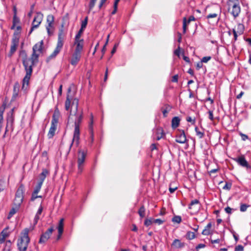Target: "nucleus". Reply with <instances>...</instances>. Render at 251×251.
Listing matches in <instances>:
<instances>
[{"instance_id": "obj_1", "label": "nucleus", "mask_w": 251, "mask_h": 251, "mask_svg": "<svg viewBox=\"0 0 251 251\" xmlns=\"http://www.w3.org/2000/svg\"><path fill=\"white\" fill-rule=\"evenodd\" d=\"M72 105L75 106V111L74 112V114H73L72 111H71L70 115L69 117V121L74 123L75 129L73 134V138L70 146V149L71 148L74 144L76 147H77L79 144V125L82 122L83 119L82 111H78V100L77 99H74L72 102Z\"/></svg>"}, {"instance_id": "obj_2", "label": "nucleus", "mask_w": 251, "mask_h": 251, "mask_svg": "<svg viewBox=\"0 0 251 251\" xmlns=\"http://www.w3.org/2000/svg\"><path fill=\"white\" fill-rule=\"evenodd\" d=\"M43 41H41L36 44L33 47V53L30 58H28L26 54L23 57L22 60H29L32 64H35L38 61L39 53L43 50Z\"/></svg>"}, {"instance_id": "obj_3", "label": "nucleus", "mask_w": 251, "mask_h": 251, "mask_svg": "<svg viewBox=\"0 0 251 251\" xmlns=\"http://www.w3.org/2000/svg\"><path fill=\"white\" fill-rule=\"evenodd\" d=\"M29 229L25 228L21 233V236L18 241L17 246L20 251H26L30 241L28 237Z\"/></svg>"}, {"instance_id": "obj_4", "label": "nucleus", "mask_w": 251, "mask_h": 251, "mask_svg": "<svg viewBox=\"0 0 251 251\" xmlns=\"http://www.w3.org/2000/svg\"><path fill=\"white\" fill-rule=\"evenodd\" d=\"M22 61L26 72L25 75L23 80V88H24L25 84L27 85L28 84L32 73V67L34 65L32 64L29 60H22Z\"/></svg>"}, {"instance_id": "obj_5", "label": "nucleus", "mask_w": 251, "mask_h": 251, "mask_svg": "<svg viewBox=\"0 0 251 251\" xmlns=\"http://www.w3.org/2000/svg\"><path fill=\"white\" fill-rule=\"evenodd\" d=\"M19 33L15 32L12 39L10 50L8 54L9 56H11L16 51L19 44Z\"/></svg>"}, {"instance_id": "obj_6", "label": "nucleus", "mask_w": 251, "mask_h": 251, "mask_svg": "<svg viewBox=\"0 0 251 251\" xmlns=\"http://www.w3.org/2000/svg\"><path fill=\"white\" fill-rule=\"evenodd\" d=\"M86 156V153L82 150H79L78 152L77 164H78V173L81 174L83 169L84 161Z\"/></svg>"}, {"instance_id": "obj_7", "label": "nucleus", "mask_w": 251, "mask_h": 251, "mask_svg": "<svg viewBox=\"0 0 251 251\" xmlns=\"http://www.w3.org/2000/svg\"><path fill=\"white\" fill-rule=\"evenodd\" d=\"M43 17V14L41 12L36 13L32 23V26L29 32V34H30L35 28L39 27L42 22Z\"/></svg>"}, {"instance_id": "obj_8", "label": "nucleus", "mask_w": 251, "mask_h": 251, "mask_svg": "<svg viewBox=\"0 0 251 251\" xmlns=\"http://www.w3.org/2000/svg\"><path fill=\"white\" fill-rule=\"evenodd\" d=\"M54 17L51 14L48 15L47 17V25H46V29L49 35H51L53 33L54 29Z\"/></svg>"}, {"instance_id": "obj_9", "label": "nucleus", "mask_w": 251, "mask_h": 251, "mask_svg": "<svg viewBox=\"0 0 251 251\" xmlns=\"http://www.w3.org/2000/svg\"><path fill=\"white\" fill-rule=\"evenodd\" d=\"M63 39L61 37V34H60L58 35L56 47L53 52L50 55V58L55 57L59 53L63 47Z\"/></svg>"}, {"instance_id": "obj_10", "label": "nucleus", "mask_w": 251, "mask_h": 251, "mask_svg": "<svg viewBox=\"0 0 251 251\" xmlns=\"http://www.w3.org/2000/svg\"><path fill=\"white\" fill-rule=\"evenodd\" d=\"M53 230L54 229L53 227H50L44 233H43L41 236L39 243L40 244H44L46 243L50 238Z\"/></svg>"}, {"instance_id": "obj_11", "label": "nucleus", "mask_w": 251, "mask_h": 251, "mask_svg": "<svg viewBox=\"0 0 251 251\" xmlns=\"http://www.w3.org/2000/svg\"><path fill=\"white\" fill-rule=\"evenodd\" d=\"M234 160L242 167H246L247 169L251 168L250 165H249L247 161L245 159V158L243 155L239 156L238 158H234Z\"/></svg>"}, {"instance_id": "obj_12", "label": "nucleus", "mask_w": 251, "mask_h": 251, "mask_svg": "<svg viewBox=\"0 0 251 251\" xmlns=\"http://www.w3.org/2000/svg\"><path fill=\"white\" fill-rule=\"evenodd\" d=\"M80 58L81 53L74 51L72 55V57L70 63L73 66H75L79 61Z\"/></svg>"}, {"instance_id": "obj_13", "label": "nucleus", "mask_w": 251, "mask_h": 251, "mask_svg": "<svg viewBox=\"0 0 251 251\" xmlns=\"http://www.w3.org/2000/svg\"><path fill=\"white\" fill-rule=\"evenodd\" d=\"M241 12V8L239 5L238 2H234L232 6L231 14L233 15L234 18L237 17Z\"/></svg>"}, {"instance_id": "obj_14", "label": "nucleus", "mask_w": 251, "mask_h": 251, "mask_svg": "<svg viewBox=\"0 0 251 251\" xmlns=\"http://www.w3.org/2000/svg\"><path fill=\"white\" fill-rule=\"evenodd\" d=\"M163 129L160 127H157L154 130L153 139L158 141L163 137Z\"/></svg>"}, {"instance_id": "obj_15", "label": "nucleus", "mask_w": 251, "mask_h": 251, "mask_svg": "<svg viewBox=\"0 0 251 251\" xmlns=\"http://www.w3.org/2000/svg\"><path fill=\"white\" fill-rule=\"evenodd\" d=\"M75 51L81 52L84 46L83 40H75Z\"/></svg>"}, {"instance_id": "obj_16", "label": "nucleus", "mask_w": 251, "mask_h": 251, "mask_svg": "<svg viewBox=\"0 0 251 251\" xmlns=\"http://www.w3.org/2000/svg\"><path fill=\"white\" fill-rule=\"evenodd\" d=\"M8 227L5 228L0 233V244L3 243L6 238L9 237L10 232L8 231Z\"/></svg>"}, {"instance_id": "obj_17", "label": "nucleus", "mask_w": 251, "mask_h": 251, "mask_svg": "<svg viewBox=\"0 0 251 251\" xmlns=\"http://www.w3.org/2000/svg\"><path fill=\"white\" fill-rule=\"evenodd\" d=\"M60 116V113L57 107H55L54 113L52 116V119L51 120V123L57 125L58 122L59 118Z\"/></svg>"}, {"instance_id": "obj_18", "label": "nucleus", "mask_w": 251, "mask_h": 251, "mask_svg": "<svg viewBox=\"0 0 251 251\" xmlns=\"http://www.w3.org/2000/svg\"><path fill=\"white\" fill-rule=\"evenodd\" d=\"M176 141L177 143L180 144H184L186 141V137L184 133V131L178 134L176 137Z\"/></svg>"}, {"instance_id": "obj_19", "label": "nucleus", "mask_w": 251, "mask_h": 251, "mask_svg": "<svg viewBox=\"0 0 251 251\" xmlns=\"http://www.w3.org/2000/svg\"><path fill=\"white\" fill-rule=\"evenodd\" d=\"M64 228V219L62 218L60 220L57 226L58 235L57 237V240H59L63 233Z\"/></svg>"}, {"instance_id": "obj_20", "label": "nucleus", "mask_w": 251, "mask_h": 251, "mask_svg": "<svg viewBox=\"0 0 251 251\" xmlns=\"http://www.w3.org/2000/svg\"><path fill=\"white\" fill-rule=\"evenodd\" d=\"M24 192H25L24 186L23 184H21L16 191L15 196H16L17 197H19L22 199H24Z\"/></svg>"}, {"instance_id": "obj_21", "label": "nucleus", "mask_w": 251, "mask_h": 251, "mask_svg": "<svg viewBox=\"0 0 251 251\" xmlns=\"http://www.w3.org/2000/svg\"><path fill=\"white\" fill-rule=\"evenodd\" d=\"M57 127V125L51 123V126L48 134L49 139L52 138L55 135V132Z\"/></svg>"}, {"instance_id": "obj_22", "label": "nucleus", "mask_w": 251, "mask_h": 251, "mask_svg": "<svg viewBox=\"0 0 251 251\" xmlns=\"http://www.w3.org/2000/svg\"><path fill=\"white\" fill-rule=\"evenodd\" d=\"M49 172L47 169H43L42 172L39 175L40 180L39 182L43 184L44 180L45 179L47 176L49 174Z\"/></svg>"}, {"instance_id": "obj_23", "label": "nucleus", "mask_w": 251, "mask_h": 251, "mask_svg": "<svg viewBox=\"0 0 251 251\" xmlns=\"http://www.w3.org/2000/svg\"><path fill=\"white\" fill-rule=\"evenodd\" d=\"M172 246L176 248H182L185 246V243H182L179 239H175L172 243Z\"/></svg>"}, {"instance_id": "obj_24", "label": "nucleus", "mask_w": 251, "mask_h": 251, "mask_svg": "<svg viewBox=\"0 0 251 251\" xmlns=\"http://www.w3.org/2000/svg\"><path fill=\"white\" fill-rule=\"evenodd\" d=\"M97 0H91L90 3H89V10H91L93 9V8L94 7L95 5V3L96 2ZM106 1V0H101L100 5H99V8H101L103 4L105 3V2Z\"/></svg>"}, {"instance_id": "obj_25", "label": "nucleus", "mask_w": 251, "mask_h": 251, "mask_svg": "<svg viewBox=\"0 0 251 251\" xmlns=\"http://www.w3.org/2000/svg\"><path fill=\"white\" fill-rule=\"evenodd\" d=\"M180 123V119L178 117H175L172 120V127L173 128H176L178 126Z\"/></svg>"}, {"instance_id": "obj_26", "label": "nucleus", "mask_w": 251, "mask_h": 251, "mask_svg": "<svg viewBox=\"0 0 251 251\" xmlns=\"http://www.w3.org/2000/svg\"><path fill=\"white\" fill-rule=\"evenodd\" d=\"M23 199L15 196L14 200V205L17 209H18L23 202Z\"/></svg>"}, {"instance_id": "obj_27", "label": "nucleus", "mask_w": 251, "mask_h": 251, "mask_svg": "<svg viewBox=\"0 0 251 251\" xmlns=\"http://www.w3.org/2000/svg\"><path fill=\"white\" fill-rule=\"evenodd\" d=\"M185 237L188 240H191L195 238V234L193 232L188 231L186 234Z\"/></svg>"}, {"instance_id": "obj_28", "label": "nucleus", "mask_w": 251, "mask_h": 251, "mask_svg": "<svg viewBox=\"0 0 251 251\" xmlns=\"http://www.w3.org/2000/svg\"><path fill=\"white\" fill-rule=\"evenodd\" d=\"M138 214L141 218H144L145 216V208L144 206H141L138 210Z\"/></svg>"}, {"instance_id": "obj_29", "label": "nucleus", "mask_w": 251, "mask_h": 251, "mask_svg": "<svg viewBox=\"0 0 251 251\" xmlns=\"http://www.w3.org/2000/svg\"><path fill=\"white\" fill-rule=\"evenodd\" d=\"M195 130L196 132V135L199 137V138H202L204 136V132L203 131H201L199 130V128L197 126H196L195 128Z\"/></svg>"}, {"instance_id": "obj_30", "label": "nucleus", "mask_w": 251, "mask_h": 251, "mask_svg": "<svg viewBox=\"0 0 251 251\" xmlns=\"http://www.w3.org/2000/svg\"><path fill=\"white\" fill-rule=\"evenodd\" d=\"M200 203V201L197 200L195 199L194 200H192L190 203L189 205L188 208L190 209H192L193 208V206L196 204H199Z\"/></svg>"}, {"instance_id": "obj_31", "label": "nucleus", "mask_w": 251, "mask_h": 251, "mask_svg": "<svg viewBox=\"0 0 251 251\" xmlns=\"http://www.w3.org/2000/svg\"><path fill=\"white\" fill-rule=\"evenodd\" d=\"M71 104V100L69 99V95H67V99L65 101V109L66 110H69L70 109Z\"/></svg>"}, {"instance_id": "obj_32", "label": "nucleus", "mask_w": 251, "mask_h": 251, "mask_svg": "<svg viewBox=\"0 0 251 251\" xmlns=\"http://www.w3.org/2000/svg\"><path fill=\"white\" fill-rule=\"evenodd\" d=\"M250 205L247 204L241 203L240 207V210L241 212H245L247 210V208Z\"/></svg>"}, {"instance_id": "obj_33", "label": "nucleus", "mask_w": 251, "mask_h": 251, "mask_svg": "<svg viewBox=\"0 0 251 251\" xmlns=\"http://www.w3.org/2000/svg\"><path fill=\"white\" fill-rule=\"evenodd\" d=\"M42 185V183L38 182L37 186L35 188V189L33 191L34 193V194H37L38 192L40 191V189L41 188V186Z\"/></svg>"}, {"instance_id": "obj_34", "label": "nucleus", "mask_w": 251, "mask_h": 251, "mask_svg": "<svg viewBox=\"0 0 251 251\" xmlns=\"http://www.w3.org/2000/svg\"><path fill=\"white\" fill-rule=\"evenodd\" d=\"M18 209H16V207L12 208L11 210L10 211L7 218L8 219H10L11 217L16 213Z\"/></svg>"}, {"instance_id": "obj_35", "label": "nucleus", "mask_w": 251, "mask_h": 251, "mask_svg": "<svg viewBox=\"0 0 251 251\" xmlns=\"http://www.w3.org/2000/svg\"><path fill=\"white\" fill-rule=\"evenodd\" d=\"M172 221L174 223H180L181 221V218L179 216H175L172 219Z\"/></svg>"}, {"instance_id": "obj_36", "label": "nucleus", "mask_w": 251, "mask_h": 251, "mask_svg": "<svg viewBox=\"0 0 251 251\" xmlns=\"http://www.w3.org/2000/svg\"><path fill=\"white\" fill-rule=\"evenodd\" d=\"M93 115H91V122H90V123L89 124V130H90V131L91 132L92 136H93Z\"/></svg>"}, {"instance_id": "obj_37", "label": "nucleus", "mask_w": 251, "mask_h": 251, "mask_svg": "<svg viewBox=\"0 0 251 251\" xmlns=\"http://www.w3.org/2000/svg\"><path fill=\"white\" fill-rule=\"evenodd\" d=\"M87 22H88V17H86L84 20L81 23V28L82 29H83L84 30V29L86 28V25H87Z\"/></svg>"}, {"instance_id": "obj_38", "label": "nucleus", "mask_w": 251, "mask_h": 251, "mask_svg": "<svg viewBox=\"0 0 251 251\" xmlns=\"http://www.w3.org/2000/svg\"><path fill=\"white\" fill-rule=\"evenodd\" d=\"M84 30L80 28L79 30L78 31V33L76 34V35L75 36V40H83L82 39H80V37L83 32Z\"/></svg>"}, {"instance_id": "obj_39", "label": "nucleus", "mask_w": 251, "mask_h": 251, "mask_svg": "<svg viewBox=\"0 0 251 251\" xmlns=\"http://www.w3.org/2000/svg\"><path fill=\"white\" fill-rule=\"evenodd\" d=\"M187 19L186 18H184L183 19V33H185L186 31V26H187Z\"/></svg>"}, {"instance_id": "obj_40", "label": "nucleus", "mask_w": 251, "mask_h": 251, "mask_svg": "<svg viewBox=\"0 0 251 251\" xmlns=\"http://www.w3.org/2000/svg\"><path fill=\"white\" fill-rule=\"evenodd\" d=\"M153 223V220L151 219H146L144 222V225L146 226H149Z\"/></svg>"}, {"instance_id": "obj_41", "label": "nucleus", "mask_w": 251, "mask_h": 251, "mask_svg": "<svg viewBox=\"0 0 251 251\" xmlns=\"http://www.w3.org/2000/svg\"><path fill=\"white\" fill-rule=\"evenodd\" d=\"M244 247L242 245H239L235 247L234 251H243Z\"/></svg>"}, {"instance_id": "obj_42", "label": "nucleus", "mask_w": 251, "mask_h": 251, "mask_svg": "<svg viewBox=\"0 0 251 251\" xmlns=\"http://www.w3.org/2000/svg\"><path fill=\"white\" fill-rule=\"evenodd\" d=\"M211 56H204L202 57V58L201 60V61L202 63H207L208 61H209L211 59Z\"/></svg>"}, {"instance_id": "obj_43", "label": "nucleus", "mask_w": 251, "mask_h": 251, "mask_svg": "<svg viewBox=\"0 0 251 251\" xmlns=\"http://www.w3.org/2000/svg\"><path fill=\"white\" fill-rule=\"evenodd\" d=\"M231 187V183H228L227 182L226 183L225 185L223 187V189L225 190H230Z\"/></svg>"}, {"instance_id": "obj_44", "label": "nucleus", "mask_w": 251, "mask_h": 251, "mask_svg": "<svg viewBox=\"0 0 251 251\" xmlns=\"http://www.w3.org/2000/svg\"><path fill=\"white\" fill-rule=\"evenodd\" d=\"M153 223H156L158 225H160L162 224L164 221L160 219H157L153 220Z\"/></svg>"}, {"instance_id": "obj_45", "label": "nucleus", "mask_w": 251, "mask_h": 251, "mask_svg": "<svg viewBox=\"0 0 251 251\" xmlns=\"http://www.w3.org/2000/svg\"><path fill=\"white\" fill-rule=\"evenodd\" d=\"M210 230L208 229L204 228L202 232V234L204 235H208L210 234Z\"/></svg>"}, {"instance_id": "obj_46", "label": "nucleus", "mask_w": 251, "mask_h": 251, "mask_svg": "<svg viewBox=\"0 0 251 251\" xmlns=\"http://www.w3.org/2000/svg\"><path fill=\"white\" fill-rule=\"evenodd\" d=\"M217 14L216 13L209 14L207 16V19L213 18L217 17Z\"/></svg>"}, {"instance_id": "obj_47", "label": "nucleus", "mask_w": 251, "mask_h": 251, "mask_svg": "<svg viewBox=\"0 0 251 251\" xmlns=\"http://www.w3.org/2000/svg\"><path fill=\"white\" fill-rule=\"evenodd\" d=\"M41 196H37V194H34V193L33 192L32 194V196H31V200L32 201H34L36 198H41Z\"/></svg>"}, {"instance_id": "obj_48", "label": "nucleus", "mask_w": 251, "mask_h": 251, "mask_svg": "<svg viewBox=\"0 0 251 251\" xmlns=\"http://www.w3.org/2000/svg\"><path fill=\"white\" fill-rule=\"evenodd\" d=\"M178 75H175L172 77V81L173 82H177Z\"/></svg>"}, {"instance_id": "obj_49", "label": "nucleus", "mask_w": 251, "mask_h": 251, "mask_svg": "<svg viewBox=\"0 0 251 251\" xmlns=\"http://www.w3.org/2000/svg\"><path fill=\"white\" fill-rule=\"evenodd\" d=\"M186 121L188 122H191L193 125L195 123V119H192L191 117H188L186 118Z\"/></svg>"}, {"instance_id": "obj_50", "label": "nucleus", "mask_w": 251, "mask_h": 251, "mask_svg": "<svg viewBox=\"0 0 251 251\" xmlns=\"http://www.w3.org/2000/svg\"><path fill=\"white\" fill-rule=\"evenodd\" d=\"M19 87V84L18 83H15L14 86V93H15L16 92H18Z\"/></svg>"}, {"instance_id": "obj_51", "label": "nucleus", "mask_w": 251, "mask_h": 251, "mask_svg": "<svg viewBox=\"0 0 251 251\" xmlns=\"http://www.w3.org/2000/svg\"><path fill=\"white\" fill-rule=\"evenodd\" d=\"M203 64L201 61L197 63L196 69L199 70L202 67Z\"/></svg>"}, {"instance_id": "obj_52", "label": "nucleus", "mask_w": 251, "mask_h": 251, "mask_svg": "<svg viewBox=\"0 0 251 251\" xmlns=\"http://www.w3.org/2000/svg\"><path fill=\"white\" fill-rule=\"evenodd\" d=\"M40 219V215L36 214L34 219V225L37 224L39 219Z\"/></svg>"}, {"instance_id": "obj_53", "label": "nucleus", "mask_w": 251, "mask_h": 251, "mask_svg": "<svg viewBox=\"0 0 251 251\" xmlns=\"http://www.w3.org/2000/svg\"><path fill=\"white\" fill-rule=\"evenodd\" d=\"M205 247V245L203 244H198L196 247V249L197 250H199L200 249H201V248H203Z\"/></svg>"}, {"instance_id": "obj_54", "label": "nucleus", "mask_w": 251, "mask_h": 251, "mask_svg": "<svg viewBox=\"0 0 251 251\" xmlns=\"http://www.w3.org/2000/svg\"><path fill=\"white\" fill-rule=\"evenodd\" d=\"M195 20V18L193 16H190L188 20H187V24H188L190 23L191 21H193Z\"/></svg>"}, {"instance_id": "obj_55", "label": "nucleus", "mask_w": 251, "mask_h": 251, "mask_svg": "<svg viewBox=\"0 0 251 251\" xmlns=\"http://www.w3.org/2000/svg\"><path fill=\"white\" fill-rule=\"evenodd\" d=\"M174 54L177 56L180 55V47L178 46V48L174 51Z\"/></svg>"}, {"instance_id": "obj_56", "label": "nucleus", "mask_w": 251, "mask_h": 251, "mask_svg": "<svg viewBox=\"0 0 251 251\" xmlns=\"http://www.w3.org/2000/svg\"><path fill=\"white\" fill-rule=\"evenodd\" d=\"M225 210V211L228 214H231L232 213V208H231L230 207H229L228 206L226 207Z\"/></svg>"}, {"instance_id": "obj_57", "label": "nucleus", "mask_w": 251, "mask_h": 251, "mask_svg": "<svg viewBox=\"0 0 251 251\" xmlns=\"http://www.w3.org/2000/svg\"><path fill=\"white\" fill-rule=\"evenodd\" d=\"M43 207L42 205H40L37 213L36 214L38 215H40L43 211Z\"/></svg>"}, {"instance_id": "obj_58", "label": "nucleus", "mask_w": 251, "mask_h": 251, "mask_svg": "<svg viewBox=\"0 0 251 251\" xmlns=\"http://www.w3.org/2000/svg\"><path fill=\"white\" fill-rule=\"evenodd\" d=\"M108 68H106V70H105V75H104V81H105V82L107 79V78H108Z\"/></svg>"}, {"instance_id": "obj_59", "label": "nucleus", "mask_w": 251, "mask_h": 251, "mask_svg": "<svg viewBox=\"0 0 251 251\" xmlns=\"http://www.w3.org/2000/svg\"><path fill=\"white\" fill-rule=\"evenodd\" d=\"M240 135L242 137V139L243 140V141H245L247 139H248V135L245 134H243V133H241L240 134Z\"/></svg>"}, {"instance_id": "obj_60", "label": "nucleus", "mask_w": 251, "mask_h": 251, "mask_svg": "<svg viewBox=\"0 0 251 251\" xmlns=\"http://www.w3.org/2000/svg\"><path fill=\"white\" fill-rule=\"evenodd\" d=\"M4 182L3 181H0V192L3 191L4 189V186L3 185Z\"/></svg>"}, {"instance_id": "obj_61", "label": "nucleus", "mask_w": 251, "mask_h": 251, "mask_svg": "<svg viewBox=\"0 0 251 251\" xmlns=\"http://www.w3.org/2000/svg\"><path fill=\"white\" fill-rule=\"evenodd\" d=\"M208 114H209V119H210L211 121H213V112L212 111H208Z\"/></svg>"}, {"instance_id": "obj_62", "label": "nucleus", "mask_w": 251, "mask_h": 251, "mask_svg": "<svg viewBox=\"0 0 251 251\" xmlns=\"http://www.w3.org/2000/svg\"><path fill=\"white\" fill-rule=\"evenodd\" d=\"M233 33L234 35V41H236L237 39L238 35L236 30L234 29H233Z\"/></svg>"}, {"instance_id": "obj_63", "label": "nucleus", "mask_w": 251, "mask_h": 251, "mask_svg": "<svg viewBox=\"0 0 251 251\" xmlns=\"http://www.w3.org/2000/svg\"><path fill=\"white\" fill-rule=\"evenodd\" d=\"M232 233H233V237H234V238L235 240L236 241V242H237V241L238 240V239H239V238H238V235H237L235 234V232H234V231H233L232 232Z\"/></svg>"}, {"instance_id": "obj_64", "label": "nucleus", "mask_w": 251, "mask_h": 251, "mask_svg": "<svg viewBox=\"0 0 251 251\" xmlns=\"http://www.w3.org/2000/svg\"><path fill=\"white\" fill-rule=\"evenodd\" d=\"M220 242V239H215V240H211V242L212 244L219 243Z\"/></svg>"}]
</instances>
